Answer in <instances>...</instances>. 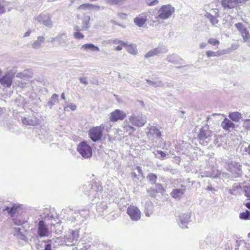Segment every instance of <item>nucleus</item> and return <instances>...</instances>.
<instances>
[{
    "label": "nucleus",
    "mask_w": 250,
    "mask_h": 250,
    "mask_svg": "<svg viewBox=\"0 0 250 250\" xmlns=\"http://www.w3.org/2000/svg\"><path fill=\"white\" fill-rule=\"evenodd\" d=\"M83 192L92 202L96 203L99 199L103 188L99 182L88 183L83 187Z\"/></svg>",
    "instance_id": "f257e3e1"
},
{
    "label": "nucleus",
    "mask_w": 250,
    "mask_h": 250,
    "mask_svg": "<svg viewBox=\"0 0 250 250\" xmlns=\"http://www.w3.org/2000/svg\"><path fill=\"white\" fill-rule=\"evenodd\" d=\"M214 133L209 128L208 125L203 126L200 130L198 134L199 143L203 146H207L212 140Z\"/></svg>",
    "instance_id": "f03ea898"
},
{
    "label": "nucleus",
    "mask_w": 250,
    "mask_h": 250,
    "mask_svg": "<svg viewBox=\"0 0 250 250\" xmlns=\"http://www.w3.org/2000/svg\"><path fill=\"white\" fill-rule=\"evenodd\" d=\"M174 12L175 8L171 5L170 4L164 5L158 10L157 15L155 17L156 20L153 21V22H157L159 23V19L166 20L170 18Z\"/></svg>",
    "instance_id": "7ed1b4c3"
},
{
    "label": "nucleus",
    "mask_w": 250,
    "mask_h": 250,
    "mask_svg": "<svg viewBox=\"0 0 250 250\" xmlns=\"http://www.w3.org/2000/svg\"><path fill=\"white\" fill-rule=\"evenodd\" d=\"M77 150L82 156L84 158H89L92 155L91 147L84 141H83L79 144L77 147Z\"/></svg>",
    "instance_id": "20e7f679"
},
{
    "label": "nucleus",
    "mask_w": 250,
    "mask_h": 250,
    "mask_svg": "<svg viewBox=\"0 0 250 250\" xmlns=\"http://www.w3.org/2000/svg\"><path fill=\"white\" fill-rule=\"evenodd\" d=\"M79 237V231L78 230H72L70 233L65 235L63 242L66 246H74L77 243Z\"/></svg>",
    "instance_id": "39448f33"
},
{
    "label": "nucleus",
    "mask_w": 250,
    "mask_h": 250,
    "mask_svg": "<svg viewBox=\"0 0 250 250\" xmlns=\"http://www.w3.org/2000/svg\"><path fill=\"white\" fill-rule=\"evenodd\" d=\"M49 229L44 221L41 220L38 225L37 232L36 235L37 238L47 237L49 235Z\"/></svg>",
    "instance_id": "423d86ee"
},
{
    "label": "nucleus",
    "mask_w": 250,
    "mask_h": 250,
    "mask_svg": "<svg viewBox=\"0 0 250 250\" xmlns=\"http://www.w3.org/2000/svg\"><path fill=\"white\" fill-rule=\"evenodd\" d=\"M234 26L239 31L244 42H247L248 45L250 46V34L248 29L240 22L235 23Z\"/></svg>",
    "instance_id": "0eeeda50"
},
{
    "label": "nucleus",
    "mask_w": 250,
    "mask_h": 250,
    "mask_svg": "<svg viewBox=\"0 0 250 250\" xmlns=\"http://www.w3.org/2000/svg\"><path fill=\"white\" fill-rule=\"evenodd\" d=\"M103 129L104 127L101 126L90 129L88 133L90 138L93 142H97L100 140L103 136Z\"/></svg>",
    "instance_id": "6e6552de"
},
{
    "label": "nucleus",
    "mask_w": 250,
    "mask_h": 250,
    "mask_svg": "<svg viewBox=\"0 0 250 250\" xmlns=\"http://www.w3.org/2000/svg\"><path fill=\"white\" fill-rule=\"evenodd\" d=\"M128 120L132 125L139 127L144 126L146 123V118L142 114L136 115L133 114L129 117Z\"/></svg>",
    "instance_id": "1a4fd4ad"
},
{
    "label": "nucleus",
    "mask_w": 250,
    "mask_h": 250,
    "mask_svg": "<svg viewBox=\"0 0 250 250\" xmlns=\"http://www.w3.org/2000/svg\"><path fill=\"white\" fill-rule=\"evenodd\" d=\"M126 212L133 221H137L141 218V212L138 208L136 206L128 207Z\"/></svg>",
    "instance_id": "9d476101"
},
{
    "label": "nucleus",
    "mask_w": 250,
    "mask_h": 250,
    "mask_svg": "<svg viewBox=\"0 0 250 250\" xmlns=\"http://www.w3.org/2000/svg\"><path fill=\"white\" fill-rule=\"evenodd\" d=\"M228 170L230 171L235 178L241 176L242 174L241 166L239 163L231 162L228 165Z\"/></svg>",
    "instance_id": "9b49d317"
},
{
    "label": "nucleus",
    "mask_w": 250,
    "mask_h": 250,
    "mask_svg": "<svg viewBox=\"0 0 250 250\" xmlns=\"http://www.w3.org/2000/svg\"><path fill=\"white\" fill-rule=\"evenodd\" d=\"M35 19L40 23L43 24L45 26L51 28L53 26V23L51 18L47 15H40L35 18Z\"/></svg>",
    "instance_id": "f8f14e48"
},
{
    "label": "nucleus",
    "mask_w": 250,
    "mask_h": 250,
    "mask_svg": "<svg viewBox=\"0 0 250 250\" xmlns=\"http://www.w3.org/2000/svg\"><path fill=\"white\" fill-rule=\"evenodd\" d=\"M126 117V114L119 109H116L110 113V119L114 122L118 120H123Z\"/></svg>",
    "instance_id": "ddd939ff"
},
{
    "label": "nucleus",
    "mask_w": 250,
    "mask_h": 250,
    "mask_svg": "<svg viewBox=\"0 0 250 250\" xmlns=\"http://www.w3.org/2000/svg\"><path fill=\"white\" fill-rule=\"evenodd\" d=\"M190 214L188 213H182L179 216L178 224L182 229L187 228V225L189 222Z\"/></svg>",
    "instance_id": "4468645a"
},
{
    "label": "nucleus",
    "mask_w": 250,
    "mask_h": 250,
    "mask_svg": "<svg viewBox=\"0 0 250 250\" xmlns=\"http://www.w3.org/2000/svg\"><path fill=\"white\" fill-rule=\"evenodd\" d=\"M13 75L10 73H7L0 79V83L4 87L9 88L11 86L13 82Z\"/></svg>",
    "instance_id": "2eb2a0df"
},
{
    "label": "nucleus",
    "mask_w": 250,
    "mask_h": 250,
    "mask_svg": "<svg viewBox=\"0 0 250 250\" xmlns=\"http://www.w3.org/2000/svg\"><path fill=\"white\" fill-rule=\"evenodd\" d=\"M221 126L226 131L230 132L235 128V125L232 121L227 118H225L221 123Z\"/></svg>",
    "instance_id": "dca6fc26"
},
{
    "label": "nucleus",
    "mask_w": 250,
    "mask_h": 250,
    "mask_svg": "<svg viewBox=\"0 0 250 250\" xmlns=\"http://www.w3.org/2000/svg\"><path fill=\"white\" fill-rule=\"evenodd\" d=\"M56 39L59 44L62 47H66L69 45V41L65 33H59Z\"/></svg>",
    "instance_id": "f3484780"
},
{
    "label": "nucleus",
    "mask_w": 250,
    "mask_h": 250,
    "mask_svg": "<svg viewBox=\"0 0 250 250\" xmlns=\"http://www.w3.org/2000/svg\"><path fill=\"white\" fill-rule=\"evenodd\" d=\"M147 21V16L146 13L140 14L134 19V23L138 27H144Z\"/></svg>",
    "instance_id": "a211bd4d"
},
{
    "label": "nucleus",
    "mask_w": 250,
    "mask_h": 250,
    "mask_svg": "<svg viewBox=\"0 0 250 250\" xmlns=\"http://www.w3.org/2000/svg\"><path fill=\"white\" fill-rule=\"evenodd\" d=\"M238 0H222L221 4L225 8L232 9L237 6Z\"/></svg>",
    "instance_id": "6ab92c4d"
},
{
    "label": "nucleus",
    "mask_w": 250,
    "mask_h": 250,
    "mask_svg": "<svg viewBox=\"0 0 250 250\" xmlns=\"http://www.w3.org/2000/svg\"><path fill=\"white\" fill-rule=\"evenodd\" d=\"M44 42L45 38L43 36H39L37 39L31 44L32 47L35 49H39L41 48L42 45Z\"/></svg>",
    "instance_id": "aec40b11"
},
{
    "label": "nucleus",
    "mask_w": 250,
    "mask_h": 250,
    "mask_svg": "<svg viewBox=\"0 0 250 250\" xmlns=\"http://www.w3.org/2000/svg\"><path fill=\"white\" fill-rule=\"evenodd\" d=\"M22 123L27 125H36L39 124V120L37 118H23L21 119Z\"/></svg>",
    "instance_id": "412c9836"
},
{
    "label": "nucleus",
    "mask_w": 250,
    "mask_h": 250,
    "mask_svg": "<svg viewBox=\"0 0 250 250\" xmlns=\"http://www.w3.org/2000/svg\"><path fill=\"white\" fill-rule=\"evenodd\" d=\"M185 189L176 188L172 190L170 193V195L173 198L175 199H180L185 193Z\"/></svg>",
    "instance_id": "4be33fe9"
},
{
    "label": "nucleus",
    "mask_w": 250,
    "mask_h": 250,
    "mask_svg": "<svg viewBox=\"0 0 250 250\" xmlns=\"http://www.w3.org/2000/svg\"><path fill=\"white\" fill-rule=\"evenodd\" d=\"M81 49L93 52L100 51V48L92 43H86L83 45L81 46Z\"/></svg>",
    "instance_id": "5701e85b"
},
{
    "label": "nucleus",
    "mask_w": 250,
    "mask_h": 250,
    "mask_svg": "<svg viewBox=\"0 0 250 250\" xmlns=\"http://www.w3.org/2000/svg\"><path fill=\"white\" fill-rule=\"evenodd\" d=\"M230 120L233 122H238L242 118V114L239 112H230L228 116Z\"/></svg>",
    "instance_id": "b1692460"
},
{
    "label": "nucleus",
    "mask_w": 250,
    "mask_h": 250,
    "mask_svg": "<svg viewBox=\"0 0 250 250\" xmlns=\"http://www.w3.org/2000/svg\"><path fill=\"white\" fill-rule=\"evenodd\" d=\"M152 135L156 138H160L161 136V132L160 130L154 126L150 127L147 133V135Z\"/></svg>",
    "instance_id": "393cba45"
},
{
    "label": "nucleus",
    "mask_w": 250,
    "mask_h": 250,
    "mask_svg": "<svg viewBox=\"0 0 250 250\" xmlns=\"http://www.w3.org/2000/svg\"><path fill=\"white\" fill-rule=\"evenodd\" d=\"M107 209V203L105 202H102L97 205L96 210L99 213L100 215H102V213L106 211Z\"/></svg>",
    "instance_id": "a878e982"
},
{
    "label": "nucleus",
    "mask_w": 250,
    "mask_h": 250,
    "mask_svg": "<svg viewBox=\"0 0 250 250\" xmlns=\"http://www.w3.org/2000/svg\"><path fill=\"white\" fill-rule=\"evenodd\" d=\"M227 50H223L222 51L214 52L212 51L208 50L206 52V55L208 57H218L224 54L227 53Z\"/></svg>",
    "instance_id": "bb28decb"
},
{
    "label": "nucleus",
    "mask_w": 250,
    "mask_h": 250,
    "mask_svg": "<svg viewBox=\"0 0 250 250\" xmlns=\"http://www.w3.org/2000/svg\"><path fill=\"white\" fill-rule=\"evenodd\" d=\"M57 102H58V95L54 94L48 101L47 105L49 106L50 108H51Z\"/></svg>",
    "instance_id": "cd10ccee"
},
{
    "label": "nucleus",
    "mask_w": 250,
    "mask_h": 250,
    "mask_svg": "<svg viewBox=\"0 0 250 250\" xmlns=\"http://www.w3.org/2000/svg\"><path fill=\"white\" fill-rule=\"evenodd\" d=\"M18 206L14 205L12 207H6L4 210L7 211L11 217H13L17 212Z\"/></svg>",
    "instance_id": "c85d7f7f"
},
{
    "label": "nucleus",
    "mask_w": 250,
    "mask_h": 250,
    "mask_svg": "<svg viewBox=\"0 0 250 250\" xmlns=\"http://www.w3.org/2000/svg\"><path fill=\"white\" fill-rule=\"evenodd\" d=\"M90 18L89 16H85L83 19V25L82 27L84 30H86L90 26Z\"/></svg>",
    "instance_id": "c756f323"
},
{
    "label": "nucleus",
    "mask_w": 250,
    "mask_h": 250,
    "mask_svg": "<svg viewBox=\"0 0 250 250\" xmlns=\"http://www.w3.org/2000/svg\"><path fill=\"white\" fill-rule=\"evenodd\" d=\"M157 187L159 190L157 189H154L152 188H150L147 190V192L150 196L152 197H154L156 193H158L159 191H161V190L163 189V187L161 185L158 184Z\"/></svg>",
    "instance_id": "7c9ffc66"
},
{
    "label": "nucleus",
    "mask_w": 250,
    "mask_h": 250,
    "mask_svg": "<svg viewBox=\"0 0 250 250\" xmlns=\"http://www.w3.org/2000/svg\"><path fill=\"white\" fill-rule=\"evenodd\" d=\"M179 60L180 58L175 54L168 55L167 58V62L174 64L177 63Z\"/></svg>",
    "instance_id": "2f4dec72"
},
{
    "label": "nucleus",
    "mask_w": 250,
    "mask_h": 250,
    "mask_svg": "<svg viewBox=\"0 0 250 250\" xmlns=\"http://www.w3.org/2000/svg\"><path fill=\"white\" fill-rule=\"evenodd\" d=\"M146 81L148 84L155 88L164 86V84L161 81H151L148 79H146Z\"/></svg>",
    "instance_id": "473e14b6"
},
{
    "label": "nucleus",
    "mask_w": 250,
    "mask_h": 250,
    "mask_svg": "<svg viewBox=\"0 0 250 250\" xmlns=\"http://www.w3.org/2000/svg\"><path fill=\"white\" fill-rule=\"evenodd\" d=\"M155 54L159 56L161 54L166 53L167 52V49L164 46H160L154 48Z\"/></svg>",
    "instance_id": "72a5a7b5"
},
{
    "label": "nucleus",
    "mask_w": 250,
    "mask_h": 250,
    "mask_svg": "<svg viewBox=\"0 0 250 250\" xmlns=\"http://www.w3.org/2000/svg\"><path fill=\"white\" fill-rule=\"evenodd\" d=\"M16 77L20 78L21 80H25L26 81L29 82L30 79V77L28 75L27 73L25 71L18 73L16 74Z\"/></svg>",
    "instance_id": "f704fd0d"
},
{
    "label": "nucleus",
    "mask_w": 250,
    "mask_h": 250,
    "mask_svg": "<svg viewBox=\"0 0 250 250\" xmlns=\"http://www.w3.org/2000/svg\"><path fill=\"white\" fill-rule=\"evenodd\" d=\"M126 50L127 51L132 54V55H136L137 53V49L136 48V46L134 44H130L126 45Z\"/></svg>",
    "instance_id": "c9c22d12"
},
{
    "label": "nucleus",
    "mask_w": 250,
    "mask_h": 250,
    "mask_svg": "<svg viewBox=\"0 0 250 250\" xmlns=\"http://www.w3.org/2000/svg\"><path fill=\"white\" fill-rule=\"evenodd\" d=\"M152 205L151 203H148L145 206V214L146 216H149L152 213Z\"/></svg>",
    "instance_id": "e433bc0d"
},
{
    "label": "nucleus",
    "mask_w": 250,
    "mask_h": 250,
    "mask_svg": "<svg viewBox=\"0 0 250 250\" xmlns=\"http://www.w3.org/2000/svg\"><path fill=\"white\" fill-rule=\"evenodd\" d=\"M239 218L242 220H250V211L247 210L245 212H243L239 214Z\"/></svg>",
    "instance_id": "4c0bfd02"
},
{
    "label": "nucleus",
    "mask_w": 250,
    "mask_h": 250,
    "mask_svg": "<svg viewBox=\"0 0 250 250\" xmlns=\"http://www.w3.org/2000/svg\"><path fill=\"white\" fill-rule=\"evenodd\" d=\"M206 15L207 18L209 19L212 25L215 26L218 23L219 21L216 18L212 15L209 13H207Z\"/></svg>",
    "instance_id": "58836bf2"
},
{
    "label": "nucleus",
    "mask_w": 250,
    "mask_h": 250,
    "mask_svg": "<svg viewBox=\"0 0 250 250\" xmlns=\"http://www.w3.org/2000/svg\"><path fill=\"white\" fill-rule=\"evenodd\" d=\"M146 178L152 184H156L157 177L156 175L154 173H149L147 176Z\"/></svg>",
    "instance_id": "ea45409f"
},
{
    "label": "nucleus",
    "mask_w": 250,
    "mask_h": 250,
    "mask_svg": "<svg viewBox=\"0 0 250 250\" xmlns=\"http://www.w3.org/2000/svg\"><path fill=\"white\" fill-rule=\"evenodd\" d=\"M96 245L97 247L96 250H110L109 247L103 243H96Z\"/></svg>",
    "instance_id": "a19ab883"
},
{
    "label": "nucleus",
    "mask_w": 250,
    "mask_h": 250,
    "mask_svg": "<svg viewBox=\"0 0 250 250\" xmlns=\"http://www.w3.org/2000/svg\"><path fill=\"white\" fill-rule=\"evenodd\" d=\"M214 138L213 139V144L214 146H216L217 147H220L221 146V143L219 142V140H221V138L220 137H218L216 136L214 133L213 136Z\"/></svg>",
    "instance_id": "79ce46f5"
},
{
    "label": "nucleus",
    "mask_w": 250,
    "mask_h": 250,
    "mask_svg": "<svg viewBox=\"0 0 250 250\" xmlns=\"http://www.w3.org/2000/svg\"><path fill=\"white\" fill-rule=\"evenodd\" d=\"M29 83L28 81H26L25 80H21L18 81V86L22 88L26 87L28 86Z\"/></svg>",
    "instance_id": "37998d69"
},
{
    "label": "nucleus",
    "mask_w": 250,
    "mask_h": 250,
    "mask_svg": "<svg viewBox=\"0 0 250 250\" xmlns=\"http://www.w3.org/2000/svg\"><path fill=\"white\" fill-rule=\"evenodd\" d=\"M213 176V173L211 171H204L200 173L199 177L201 178L210 177Z\"/></svg>",
    "instance_id": "c03bdc74"
},
{
    "label": "nucleus",
    "mask_w": 250,
    "mask_h": 250,
    "mask_svg": "<svg viewBox=\"0 0 250 250\" xmlns=\"http://www.w3.org/2000/svg\"><path fill=\"white\" fill-rule=\"evenodd\" d=\"M124 130L127 132H129V134L134 132L136 130V128L130 125H126L124 126Z\"/></svg>",
    "instance_id": "a18cd8bd"
},
{
    "label": "nucleus",
    "mask_w": 250,
    "mask_h": 250,
    "mask_svg": "<svg viewBox=\"0 0 250 250\" xmlns=\"http://www.w3.org/2000/svg\"><path fill=\"white\" fill-rule=\"evenodd\" d=\"M244 192L245 196L250 200V186H245L244 187Z\"/></svg>",
    "instance_id": "49530a36"
},
{
    "label": "nucleus",
    "mask_w": 250,
    "mask_h": 250,
    "mask_svg": "<svg viewBox=\"0 0 250 250\" xmlns=\"http://www.w3.org/2000/svg\"><path fill=\"white\" fill-rule=\"evenodd\" d=\"M97 247L96 243L92 245H87L84 247L83 250H96Z\"/></svg>",
    "instance_id": "de8ad7c7"
},
{
    "label": "nucleus",
    "mask_w": 250,
    "mask_h": 250,
    "mask_svg": "<svg viewBox=\"0 0 250 250\" xmlns=\"http://www.w3.org/2000/svg\"><path fill=\"white\" fill-rule=\"evenodd\" d=\"M154 56H156L155 54V51L154 49L150 50L148 52H147L145 55V57L146 58H149L151 57H153Z\"/></svg>",
    "instance_id": "09e8293b"
},
{
    "label": "nucleus",
    "mask_w": 250,
    "mask_h": 250,
    "mask_svg": "<svg viewBox=\"0 0 250 250\" xmlns=\"http://www.w3.org/2000/svg\"><path fill=\"white\" fill-rule=\"evenodd\" d=\"M208 43L215 46L218 45L220 43V42L216 39L210 38L208 40Z\"/></svg>",
    "instance_id": "8fccbe9b"
},
{
    "label": "nucleus",
    "mask_w": 250,
    "mask_h": 250,
    "mask_svg": "<svg viewBox=\"0 0 250 250\" xmlns=\"http://www.w3.org/2000/svg\"><path fill=\"white\" fill-rule=\"evenodd\" d=\"M73 36L76 39H83L84 38V35L81 32H74Z\"/></svg>",
    "instance_id": "3c124183"
},
{
    "label": "nucleus",
    "mask_w": 250,
    "mask_h": 250,
    "mask_svg": "<svg viewBox=\"0 0 250 250\" xmlns=\"http://www.w3.org/2000/svg\"><path fill=\"white\" fill-rule=\"evenodd\" d=\"M243 126L245 128L250 130V120L246 119L244 120Z\"/></svg>",
    "instance_id": "603ef678"
},
{
    "label": "nucleus",
    "mask_w": 250,
    "mask_h": 250,
    "mask_svg": "<svg viewBox=\"0 0 250 250\" xmlns=\"http://www.w3.org/2000/svg\"><path fill=\"white\" fill-rule=\"evenodd\" d=\"M21 228L19 227H15L13 228V233L14 235L17 236L18 234H20V233H21Z\"/></svg>",
    "instance_id": "864d4df0"
},
{
    "label": "nucleus",
    "mask_w": 250,
    "mask_h": 250,
    "mask_svg": "<svg viewBox=\"0 0 250 250\" xmlns=\"http://www.w3.org/2000/svg\"><path fill=\"white\" fill-rule=\"evenodd\" d=\"M111 42H112L113 43H114V44L119 43V44H122L124 46L127 45V43L124 42L123 41L119 40L118 39L111 40Z\"/></svg>",
    "instance_id": "5fc2aeb1"
},
{
    "label": "nucleus",
    "mask_w": 250,
    "mask_h": 250,
    "mask_svg": "<svg viewBox=\"0 0 250 250\" xmlns=\"http://www.w3.org/2000/svg\"><path fill=\"white\" fill-rule=\"evenodd\" d=\"M74 30L75 31L74 32H80L81 31L84 30L83 29V27H80L78 25H75L74 26Z\"/></svg>",
    "instance_id": "6e6d98bb"
},
{
    "label": "nucleus",
    "mask_w": 250,
    "mask_h": 250,
    "mask_svg": "<svg viewBox=\"0 0 250 250\" xmlns=\"http://www.w3.org/2000/svg\"><path fill=\"white\" fill-rule=\"evenodd\" d=\"M17 237L18 238L21 240L25 241L26 240V237L22 233V232L20 233V234H18Z\"/></svg>",
    "instance_id": "4d7b16f0"
},
{
    "label": "nucleus",
    "mask_w": 250,
    "mask_h": 250,
    "mask_svg": "<svg viewBox=\"0 0 250 250\" xmlns=\"http://www.w3.org/2000/svg\"><path fill=\"white\" fill-rule=\"evenodd\" d=\"M158 3V0H153V1L151 2L147 1V4L149 6H154Z\"/></svg>",
    "instance_id": "13d9d810"
},
{
    "label": "nucleus",
    "mask_w": 250,
    "mask_h": 250,
    "mask_svg": "<svg viewBox=\"0 0 250 250\" xmlns=\"http://www.w3.org/2000/svg\"><path fill=\"white\" fill-rule=\"evenodd\" d=\"M117 15L120 18L122 19H126V16H127V15L126 14L121 13V12L118 13L117 14Z\"/></svg>",
    "instance_id": "bf43d9fd"
},
{
    "label": "nucleus",
    "mask_w": 250,
    "mask_h": 250,
    "mask_svg": "<svg viewBox=\"0 0 250 250\" xmlns=\"http://www.w3.org/2000/svg\"><path fill=\"white\" fill-rule=\"evenodd\" d=\"M157 153L161 155V158L163 159L166 157L167 154L161 150H157Z\"/></svg>",
    "instance_id": "052dcab7"
},
{
    "label": "nucleus",
    "mask_w": 250,
    "mask_h": 250,
    "mask_svg": "<svg viewBox=\"0 0 250 250\" xmlns=\"http://www.w3.org/2000/svg\"><path fill=\"white\" fill-rule=\"evenodd\" d=\"M90 6H91V4H82V5H80L79 7L78 8L79 9H85V8H88V7H89Z\"/></svg>",
    "instance_id": "680f3d73"
},
{
    "label": "nucleus",
    "mask_w": 250,
    "mask_h": 250,
    "mask_svg": "<svg viewBox=\"0 0 250 250\" xmlns=\"http://www.w3.org/2000/svg\"><path fill=\"white\" fill-rule=\"evenodd\" d=\"M68 108H70L71 110L72 111H74L76 109V105L73 104V103H71L70 104L68 105Z\"/></svg>",
    "instance_id": "e2e57ef3"
},
{
    "label": "nucleus",
    "mask_w": 250,
    "mask_h": 250,
    "mask_svg": "<svg viewBox=\"0 0 250 250\" xmlns=\"http://www.w3.org/2000/svg\"><path fill=\"white\" fill-rule=\"evenodd\" d=\"M79 80H80V82L81 83L84 84H88V82L87 81L86 78H80Z\"/></svg>",
    "instance_id": "0e129e2a"
},
{
    "label": "nucleus",
    "mask_w": 250,
    "mask_h": 250,
    "mask_svg": "<svg viewBox=\"0 0 250 250\" xmlns=\"http://www.w3.org/2000/svg\"><path fill=\"white\" fill-rule=\"evenodd\" d=\"M14 223L16 225H21L23 224V221L21 220H14Z\"/></svg>",
    "instance_id": "69168bd1"
},
{
    "label": "nucleus",
    "mask_w": 250,
    "mask_h": 250,
    "mask_svg": "<svg viewBox=\"0 0 250 250\" xmlns=\"http://www.w3.org/2000/svg\"><path fill=\"white\" fill-rule=\"evenodd\" d=\"M245 151L246 152V154L250 156V145L248 147H245Z\"/></svg>",
    "instance_id": "338daca9"
},
{
    "label": "nucleus",
    "mask_w": 250,
    "mask_h": 250,
    "mask_svg": "<svg viewBox=\"0 0 250 250\" xmlns=\"http://www.w3.org/2000/svg\"><path fill=\"white\" fill-rule=\"evenodd\" d=\"M44 250H51V245L50 244H48L45 246V248Z\"/></svg>",
    "instance_id": "774afa93"
}]
</instances>
